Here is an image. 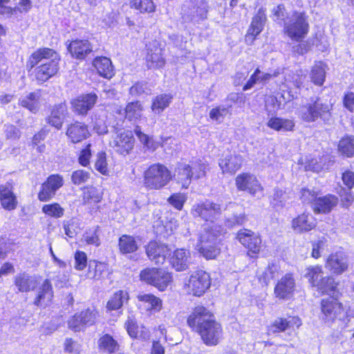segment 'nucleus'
I'll return each mask as SVG.
<instances>
[{"instance_id":"1","label":"nucleus","mask_w":354,"mask_h":354,"mask_svg":"<svg viewBox=\"0 0 354 354\" xmlns=\"http://www.w3.org/2000/svg\"><path fill=\"white\" fill-rule=\"evenodd\" d=\"M188 325L195 329L201 335L205 344L216 345L222 336L221 325L214 317L203 306H197L187 318Z\"/></svg>"},{"instance_id":"2","label":"nucleus","mask_w":354,"mask_h":354,"mask_svg":"<svg viewBox=\"0 0 354 354\" xmlns=\"http://www.w3.org/2000/svg\"><path fill=\"white\" fill-rule=\"evenodd\" d=\"M206 165L201 160L189 163L178 162L174 169V177L183 188L187 189L192 178L198 179L205 176Z\"/></svg>"},{"instance_id":"3","label":"nucleus","mask_w":354,"mask_h":354,"mask_svg":"<svg viewBox=\"0 0 354 354\" xmlns=\"http://www.w3.org/2000/svg\"><path fill=\"white\" fill-rule=\"evenodd\" d=\"M308 17L304 12L293 11L290 19H286L283 32L293 41H300L309 31Z\"/></svg>"},{"instance_id":"4","label":"nucleus","mask_w":354,"mask_h":354,"mask_svg":"<svg viewBox=\"0 0 354 354\" xmlns=\"http://www.w3.org/2000/svg\"><path fill=\"white\" fill-rule=\"evenodd\" d=\"M171 179V171L167 167L156 163L151 165L144 172V185L149 189H160Z\"/></svg>"},{"instance_id":"5","label":"nucleus","mask_w":354,"mask_h":354,"mask_svg":"<svg viewBox=\"0 0 354 354\" xmlns=\"http://www.w3.org/2000/svg\"><path fill=\"white\" fill-rule=\"evenodd\" d=\"M321 317L325 322L331 323L335 320L342 322L343 327L348 326L349 319L343 305L333 297L324 299L321 302Z\"/></svg>"},{"instance_id":"6","label":"nucleus","mask_w":354,"mask_h":354,"mask_svg":"<svg viewBox=\"0 0 354 354\" xmlns=\"http://www.w3.org/2000/svg\"><path fill=\"white\" fill-rule=\"evenodd\" d=\"M221 232L212 228H205L201 233L199 244L197 245L200 253L207 259H215L220 254L218 247Z\"/></svg>"},{"instance_id":"7","label":"nucleus","mask_w":354,"mask_h":354,"mask_svg":"<svg viewBox=\"0 0 354 354\" xmlns=\"http://www.w3.org/2000/svg\"><path fill=\"white\" fill-rule=\"evenodd\" d=\"M140 280L163 291L172 281L171 274L164 269L147 268L140 273Z\"/></svg>"},{"instance_id":"8","label":"nucleus","mask_w":354,"mask_h":354,"mask_svg":"<svg viewBox=\"0 0 354 354\" xmlns=\"http://www.w3.org/2000/svg\"><path fill=\"white\" fill-rule=\"evenodd\" d=\"M223 206L210 200L194 204L192 208V214L195 218H200L205 221L212 223L216 221L221 215Z\"/></svg>"},{"instance_id":"9","label":"nucleus","mask_w":354,"mask_h":354,"mask_svg":"<svg viewBox=\"0 0 354 354\" xmlns=\"http://www.w3.org/2000/svg\"><path fill=\"white\" fill-rule=\"evenodd\" d=\"M211 279L209 274L204 270H200L194 272L186 283L187 292L194 296L203 295L209 288Z\"/></svg>"},{"instance_id":"10","label":"nucleus","mask_w":354,"mask_h":354,"mask_svg":"<svg viewBox=\"0 0 354 354\" xmlns=\"http://www.w3.org/2000/svg\"><path fill=\"white\" fill-rule=\"evenodd\" d=\"M64 185V178L59 174H52L41 185V190L38 194L40 201H50L56 194L57 191Z\"/></svg>"},{"instance_id":"11","label":"nucleus","mask_w":354,"mask_h":354,"mask_svg":"<svg viewBox=\"0 0 354 354\" xmlns=\"http://www.w3.org/2000/svg\"><path fill=\"white\" fill-rule=\"evenodd\" d=\"M110 145L115 150L122 154H128L133 149L134 145V138L132 133L129 131L120 130L110 141Z\"/></svg>"},{"instance_id":"12","label":"nucleus","mask_w":354,"mask_h":354,"mask_svg":"<svg viewBox=\"0 0 354 354\" xmlns=\"http://www.w3.org/2000/svg\"><path fill=\"white\" fill-rule=\"evenodd\" d=\"M97 313L95 309L88 308L80 313L75 314L68 320V326L75 331H80L86 326H91L95 324Z\"/></svg>"},{"instance_id":"13","label":"nucleus","mask_w":354,"mask_h":354,"mask_svg":"<svg viewBox=\"0 0 354 354\" xmlns=\"http://www.w3.org/2000/svg\"><path fill=\"white\" fill-rule=\"evenodd\" d=\"M296 288L295 279L292 274L287 273L283 276L274 287L276 297L281 299H288L294 294Z\"/></svg>"},{"instance_id":"14","label":"nucleus","mask_w":354,"mask_h":354,"mask_svg":"<svg viewBox=\"0 0 354 354\" xmlns=\"http://www.w3.org/2000/svg\"><path fill=\"white\" fill-rule=\"evenodd\" d=\"M239 242L248 249L249 254L253 257L259 252L261 248V239L251 230L243 229L237 233Z\"/></svg>"},{"instance_id":"15","label":"nucleus","mask_w":354,"mask_h":354,"mask_svg":"<svg viewBox=\"0 0 354 354\" xmlns=\"http://www.w3.org/2000/svg\"><path fill=\"white\" fill-rule=\"evenodd\" d=\"M235 183L239 191H246L253 196L263 189L257 178L248 173L238 175L235 179Z\"/></svg>"},{"instance_id":"16","label":"nucleus","mask_w":354,"mask_h":354,"mask_svg":"<svg viewBox=\"0 0 354 354\" xmlns=\"http://www.w3.org/2000/svg\"><path fill=\"white\" fill-rule=\"evenodd\" d=\"M98 99L95 93L82 94L71 102L73 111L80 115H85L93 108Z\"/></svg>"},{"instance_id":"17","label":"nucleus","mask_w":354,"mask_h":354,"mask_svg":"<svg viewBox=\"0 0 354 354\" xmlns=\"http://www.w3.org/2000/svg\"><path fill=\"white\" fill-rule=\"evenodd\" d=\"M145 252L149 259L156 264H162L169 250L167 245L156 241H150L145 247Z\"/></svg>"},{"instance_id":"18","label":"nucleus","mask_w":354,"mask_h":354,"mask_svg":"<svg viewBox=\"0 0 354 354\" xmlns=\"http://www.w3.org/2000/svg\"><path fill=\"white\" fill-rule=\"evenodd\" d=\"M59 58L57 54L38 66L36 72V78L40 82H46L55 75L58 71Z\"/></svg>"},{"instance_id":"19","label":"nucleus","mask_w":354,"mask_h":354,"mask_svg":"<svg viewBox=\"0 0 354 354\" xmlns=\"http://www.w3.org/2000/svg\"><path fill=\"white\" fill-rule=\"evenodd\" d=\"M266 21L265 10L260 8L257 15L252 18L251 24L245 35V41L248 44H252L255 37L263 30Z\"/></svg>"},{"instance_id":"20","label":"nucleus","mask_w":354,"mask_h":354,"mask_svg":"<svg viewBox=\"0 0 354 354\" xmlns=\"http://www.w3.org/2000/svg\"><path fill=\"white\" fill-rule=\"evenodd\" d=\"M162 50L156 41L147 46L146 61L149 68H159L165 65V61L162 56Z\"/></svg>"},{"instance_id":"21","label":"nucleus","mask_w":354,"mask_h":354,"mask_svg":"<svg viewBox=\"0 0 354 354\" xmlns=\"http://www.w3.org/2000/svg\"><path fill=\"white\" fill-rule=\"evenodd\" d=\"M243 158L235 153H228L223 155L219 160V167L223 173L234 174L242 165Z\"/></svg>"},{"instance_id":"22","label":"nucleus","mask_w":354,"mask_h":354,"mask_svg":"<svg viewBox=\"0 0 354 354\" xmlns=\"http://www.w3.org/2000/svg\"><path fill=\"white\" fill-rule=\"evenodd\" d=\"M170 263L178 272L187 270L191 264L189 251L183 248L176 250L170 258Z\"/></svg>"},{"instance_id":"23","label":"nucleus","mask_w":354,"mask_h":354,"mask_svg":"<svg viewBox=\"0 0 354 354\" xmlns=\"http://www.w3.org/2000/svg\"><path fill=\"white\" fill-rule=\"evenodd\" d=\"M68 50L73 57L84 59L93 51V46L88 40L76 39L69 44Z\"/></svg>"},{"instance_id":"24","label":"nucleus","mask_w":354,"mask_h":354,"mask_svg":"<svg viewBox=\"0 0 354 354\" xmlns=\"http://www.w3.org/2000/svg\"><path fill=\"white\" fill-rule=\"evenodd\" d=\"M301 325V320L299 317H277L269 326V331L273 333L284 332L289 328H298Z\"/></svg>"},{"instance_id":"25","label":"nucleus","mask_w":354,"mask_h":354,"mask_svg":"<svg viewBox=\"0 0 354 354\" xmlns=\"http://www.w3.org/2000/svg\"><path fill=\"white\" fill-rule=\"evenodd\" d=\"M0 201L1 206L5 209L12 210L16 208L17 201L10 184L6 183L0 185Z\"/></svg>"},{"instance_id":"26","label":"nucleus","mask_w":354,"mask_h":354,"mask_svg":"<svg viewBox=\"0 0 354 354\" xmlns=\"http://www.w3.org/2000/svg\"><path fill=\"white\" fill-rule=\"evenodd\" d=\"M315 225V219L309 213H303L292 221V227L298 233L308 232Z\"/></svg>"},{"instance_id":"27","label":"nucleus","mask_w":354,"mask_h":354,"mask_svg":"<svg viewBox=\"0 0 354 354\" xmlns=\"http://www.w3.org/2000/svg\"><path fill=\"white\" fill-rule=\"evenodd\" d=\"M66 135L72 142L77 143L87 138L89 131L86 124L76 122L68 127Z\"/></svg>"},{"instance_id":"28","label":"nucleus","mask_w":354,"mask_h":354,"mask_svg":"<svg viewBox=\"0 0 354 354\" xmlns=\"http://www.w3.org/2000/svg\"><path fill=\"white\" fill-rule=\"evenodd\" d=\"M337 202V198L332 194L318 196L315 203L313 205V208L315 213L326 214L330 212L336 206Z\"/></svg>"},{"instance_id":"29","label":"nucleus","mask_w":354,"mask_h":354,"mask_svg":"<svg viewBox=\"0 0 354 354\" xmlns=\"http://www.w3.org/2000/svg\"><path fill=\"white\" fill-rule=\"evenodd\" d=\"M326 267L335 274H342L347 269V260L342 252L332 254L327 259Z\"/></svg>"},{"instance_id":"30","label":"nucleus","mask_w":354,"mask_h":354,"mask_svg":"<svg viewBox=\"0 0 354 354\" xmlns=\"http://www.w3.org/2000/svg\"><path fill=\"white\" fill-rule=\"evenodd\" d=\"M316 120L319 118L329 124L331 120L332 104L324 101L319 97L313 98Z\"/></svg>"},{"instance_id":"31","label":"nucleus","mask_w":354,"mask_h":354,"mask_svg":"<svg viewBox=\"0 0 354 354\" xmlns=\"http://www.w3.org/2000/svg\"><path fill=\"white\" fill-rule=\"evenodd\" d=\"M53 297V290L50 281L44 280L37 291V295L34 301V304L37 306L48 305Z\"/></svg>"},{"instance_id":"32","label":"nucleus","mask_w":354,"mask_h":354,"mask_svg":"<svg viewBox=\"0 0 354 354\" xmlns=\"http://www.w3.org/2000/svg\"><path fill=\"white\" fill-rule=\"evenodd\" d=\"M15 284L19 291L24 292L35 290L38 283L35 277L23 273L15 277Z\"/></svg>"},{"instance_id":"33","label":"nucleus","mask_w":354,"mask_h":354,"mask_svg":"<svg viewBox=\"0 0 354 354\" xmlns=\"http://www.w3.org/2000/svg\"><path fill=\"white\" fill-rule=\"evenodd\" d=\"M137 299L140 302V306H143L147 310L158 312L162 308V301L151 294H138Z\"/></svg>"},{"instance_id":"34","label":"nucleus","mask_w":354,"mask_h":354,"mask_svg":"<svg viewBox=\"0 0 354 354\" xmlns=\"http://www.w3.org/2000/svg\"><path fill=\"white\" fill-rule=\"evenodd\" d=\"M100 75L110 79L113 75V68L111 60L106 57H96L93 63Z\"/></svg>"},{"instance_id":"35","label":"nucleus","mask_w":354,"mask_h":354,"mask_svg":"<svg viewBox=\"0 0 354 354\" xmlns=\"http://www.w3.org/2000/svg\"><path fill=\"white\" fill-rule=\"evenodd\" d=\"M97 347L100 351L111 354L119 350L120 345L111 335L104 334L97 340Z\"/></svg>"},{"instance_id":"36","label":"nucleus","mask_w":354,"mask_h":354,"mask_svg":"<svg viewBox=\"0 0 354 354\" xmlns=\"http://www.w3.org/2000/svg\"><path fill=\"white\" fill-rule=\"evenodd\" d=\"M67 113V107L65 104H59L54 106L50 116L48 118V123L59 129L64 122V118Z\"/></svg>"},{"instance_id":"37","label":"nucleus","mask_w":354,"mask_h":354,"mask_svg":"<svg viewBox=\"0 0 354 354\" xmlns=\"http://www.w3.org/2000/svg\"><path fill=\"white\" fill-rule=\"evenodd\" d=\"M55 54H57V53L50 48L39 49L38 50L31 54L28 60L27 66H29L30 68H32L39 62L43 63L46 62L49 59H51L52 57Z\"/></svg>"},{"instance_id":"38","label":"nucleus","mask_w":354,"mask_h":354,"mask_svg":"<svg viewBox=\"0 0 354 354\" xmlns=\"http://www.w3.org/2000/svg\"><path fill=\"white\" fill-rule=\"evenodd\" d=\"M41 93L39 91L32 92L28 94L25 97L19 100V104L30 110L32 113H36L39 109V99Z\"/></svg>"},{"instance_id":"39","label":"nucleus","mask_w":354,"mask_h":354,"mask_svg":"<svg viewBox=\"0 0 354 354\" xmlns=\"http://www.w3.org/2000/svg\"><path fill=\"white\" fill-rule=\"evenodd\" d=\"M268 127L275 130L288 131H292L295 127L293 120L280 118H272L267 122Z\"/></svg>"},{"instance_id":"40","label":"nucleus","mask_w":354,"mask_h":354,"mask_svg":"<svg viewBox=\"0 0 354 354\" xmlns=\"http://www.w3.org/2000/svg\"><path fill=\"white\" fill-rule=\"evenodd\" d=\"M173 97L170 94H160L152 100L151 110L156 114H160L170 104Z\"/></svg>"},{"instance_id":"41","label":"nucleus","mask_w":354,"mask_h":354,"mask_svg":"<svg viewBox=\"0 0 354 354\" xmlns=\"http://www.w3.org/2000/svg\"><path fill=\"white\" fill-rule=\"evenodd\" d=\"M143 111L142 104L139 101L131 102L127 104L124 110L125 117L129 120H136L141 118Z\"/></svg>"},{"instance_id":"42","label":"nucleus","mask_w":354,"mask_h":354,"mask_svg":"<svg viewBox=\"0 0 354 354\" xmlns=\"http://www.w3.org/2000/svg\"><path fill=\"white\" fill-rule=\"evenodd\" d=\"M314 108L313 98L310 102L302 105L299 110V118L306 122H313L317 121Z\"/></svg>"},{"instance_id":"43","label":"nucleus","mask_w":354,"mask_h":354,"mask_svg":"<svg viewBox=\"0 0 354 354\" xmlns=\"http://www.w3.org/2000/svg\"><path fill=\"white\" fill-rule=\"evenodd\" d=\"M316 287L322 294L332 295L333 297L335 295L337 283L333 277H326L322 278Z\"/></svg>"},{"instance_id":"44","label":"nucleus","mask_w":354,"mask_h":354,"mask_svg":"<svg viewBox=\"0 0 354 354\" xmlns=\"http://www.w3.org/2000/svg\"><path fill=\"white\" fill-rule=\"evenodd\" d=\"M338 149L347 157H352L354 155V136H344L339 142Z\"/></svg>"},{"instance_id":"45","label":"nucleus","mask_w":354,"mask_h":354,"mask_svg":"<svg viewBox=\"0 0 354 354\" xmlns=\"http://www.w3.org/2000/svg\"><path fill=\"white\" fill-rule=\"evenodd\" d=\"M120 250L123 254L131 253L137 250L138 245L133 236L122 235L119 239Z\"/></svg>"},{"instance_id":"46","label":"nucleus","mask_w":354,"mask_h":354,"mask_svg":"<svg viewBox=\"0 0 354 354\" xmlns=\"http://www.w3.org/2000/svg\"><path fill=\"white\" fill-rule=\"evenodd\" d=\"M128 300V293L123 290H118L114 293L107 303L109 310H118L122 307L124 301Z\"/></svg>"},{"instance_id":"47","label":"nucleus","mask_w":354,"mask_h":354,"mask_svg":"<svg viewBox=\"0 0 354 354\" xmlns=\"http://www.w3.org/2000/svg\"><path fill=\"white\" fill-rule=\"evenodd\" d=\"M290 16L283 3L274 6L272 10L271 17L274 21L283 26V27L284 26L286 19H290Z\"/></svg>"},{"instance_id":"48","label":"nucleus","mask_w":354,"mask_h":354,"mask_svg":"<svg viewBox=\"0 0 354 354\" xmlns=\"http://www.w3.org/2000/svg\"><path fill=\"white\" fill-rule=\"evenodd\" d=\"M94 268L91 262L89 263L88 275L95 279H100L107 272V265L102 262H93Z\"/></svg>"},{"instance_id":"49","label":"nucleus","mask_w":354,"mask_h":354,"mask_svg":"<svg viewBox=\"0 0 354 354\" xmlns=\"http://www.w3.org/2000/svg\"><path fill=\"white\" fill-rule=\"evenodd\" d=\"M42 212L49 216L58 218L64 216V209L59 203H54L44 205L42 207Z\"/></svg>"},{"instance_id":"50","label":"nucleus","mask_w":354,"mask_h":354,"mask_svg":"<svg viewBox=\"0 0 354 354\" xmlns=\"http://www.w3.org/2000/svg\"><path fill=\"white\" fill-rule=\"evenodd\" d=\"M322 268L319 266H312L307 269L306 277L308 279L309 281L313 286L316 287L322 277Z\"/></svg>"},{"instance_id":"51","label":"nucleus","mask_w":354,"mask_h":354,"mask_svg":"<svg viewBox=\"0 0 354 354\" xmlns=\"http://www.w3.org/2000/svg\"><path fill=\"white\" fill-rule=\"evenodd\" d=\"M311 79L315 84H323L325 80V71L322 63L320 62L313 66L311 71Z\"/></svg>"},{"instance_id":"52","label":"nucleus","mask_w":354,"mask_h":354,"mask_svg":"<svg viewBox=\"0 0 354 354\" xmlns=\"http://www.w3.org/2000/svg\"><path fill=\"white\" fill-rule=\"evenodd\" d=\"M132 4L140 12H152L156 8L152 0H133Z\"/></svg>"},{"instance_id":"53","label":"nucleus","mask_w":354,"mask_h":354,"mask_svg":"<svg viewBox=\"0 0 354 354\" xmlns=\"http://www.w3.org/2000/svg\"><path fill=\"white\" fill-rule=\"evenodd\" d=\"M90 178V174L82 169L76 170L72 173L71 180L75 185L86 183Z\"/></svg>"},{"instance_id":"54","label":"nucleus","mask_w":354,"mask_h":354,"mask_svg":"<svg viewBox=\"0 0 354 354\" xmlns=\"http://www.w3.org/2000/svg\"><path fill=\"white\" fill-rule=\"evenodd\" d=\"M95 168L103 175L108 174V167L104 152H100L97 155L95 162Z\"/></svg>"},{"instance_id":"55","label":"nucleus","mask_w":354,"mask_h":354,"mask_svg":"<svg viewBox=\"0 0 354 354\" xmlns=\"http://www.w3.org/2000/svg\"><path fill=\"white\" fill-rule=\"evenodd\" d=\"M134 131L136 135L140 139V142L146 145L148 149L155 150L157 148L158 144L151 140L147 135L142 133L139 127H136Z\"/></svg>"},{"instance_id":"56","label":"nucleus","mask_w":354,"mask_h":354,"mask_svg":"<svg viewBox=\"0 0 354 354\" xmlns=\"http://www.w3.org/2000/svg\"><path fill=\"white\" fill-rule=\"evenodd\" d=\"M207 9L204 3L194 6L193 10L190 13L191 20L198 21L206 18Z\"/></svg>"},{"instance_id":"57","label":"nucleus","mask_w":354,"mask_h":354,"mask_svg":"<svg viewBox=\"0 0 354 354\" xmlns=\"http://www.w3.org/2000/svg\"><path fill=\"white\" fill-rule=\"evenodd\" d=\"M125 328L128 334L133 338H137L139 336V328L136 321L133 317H129L124 324Z\"/></svg>"},{"instance_id":"58","label":"nucleus","mask_w":354,"mask_h":354,"mask_svg":"<svg viewBox=\"0 0 354 354\" xmlns=\"http://www.w3.org/2000/svg\"><path fill=\"white\" fill-rule=\"evenodd\" d=\"M228 113V108L224 106H219L212 109L209 112V117L211 119L221 122L224 117Z\"/></svg>"},{"instance_id":"59","label":"nucleus","mask_w":354,"mask_h":354,"mask_svg":"<svg viewBox=\"0 0 354 354\" xmlns=\"http://www.w3.org/2000/svg\"><path fill=\"white\" fill-rule=\"evenodd\" d=\"M185 201V196L180 193L174 194L167 199L168 203L178 210L183 208Z\"/></svg>"},{"instance_id":"60","label":"nucleus","mask_w":354,"mask_h":354,"mask_svg":"<svg viewBox=\"0 0 354 354\" xmlns=\"http://www.w3.org/2000/svg\"><path fill=\"white\" fill-rule=\"evenodd\" d=\"M301 194V198L306 203H315L319 195L317 192L309 189H302Z\"/></svg>"},{"instance_id":"61","label":"nucleus","mask_w":354,"mask_h":354,"mask_svg":"<svg viewBox=\"0 0 354 354\" xmlns=\"http://www.w3.org/2000/svg\"><path fill=\"white\" fill-rule=\"evenodd\" d=\"M102 196L95 188L90 189L84 195V201L85 203H99Z\"/></svg>"},{"instance_id":"62","label":"nucleus","mask_w":354,"mask_h":354,"mask_svg":"<svg viewBox=\"0 0 354 354\" xmlns=\"http://www.w3.org/2000/svg\"><path fill=\"white\" fill-rule=\"evenodd\" d=\"M4 132L6 138L10 140H18L21 136L19 129L12 124L5 125Z\"/></svg>"},{"instance_id":"63","label":"nucleus","mask_w":354,"mask_h":354,"mask_svg":"<svg viewBox=\"0 0 354 354\" xmlns=\"http://www.w3.org/2000/svg\"><path fill=\"white\" fill-rule=\"evenodd\" d=\"M75 268L78 270H82L86 266L87 257L86 254L82 251H77L75 254Z\"/></svg>"},{"instance_id":"64","label":"nucleus","mask_w":354,"mask_h":354,"mask_svg":"<svg viewBox=\"0 0 354 354\" xmlns=\"http://www.w3.org/2000/svg\"><path fill=\"white\" fill-rule=\"evenodd\" d=\"M342 180L344 185L351 190L354 187V171L351 170H345L342 174Z\"/></svg>"}]
</instances>
